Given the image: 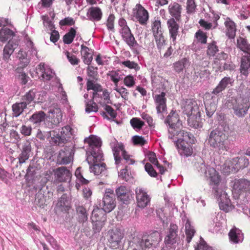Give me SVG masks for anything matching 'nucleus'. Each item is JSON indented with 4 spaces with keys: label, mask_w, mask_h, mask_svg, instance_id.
Instances as JSON below:
<instances>
[{
    "label": "nucleus",
    "mask_w": 250,
    "mask_h": 250,
    "mask_svg": "<svg viewBox=\"0 0 250 250\" xmlns=\"http://www.w3.org/2000/svg\"><path fill=\"white\" fill-rule=\"evenodd\" d=\"M195 166L198 171L203 174L209 182V185L212 188L213 192L217 200L219 201L220 209L225 212L231 210L234 206L225 191V185L221 182V177L215 168L209 165H207L204 161L199 158Z\"/></svg>",
    "instance_id": "nucleus-1"
},
{
    "label": "nucleus",
    "mask_w": 250,
    "mask_h": 250,
    "mask_svg": "<svg viewBox=\"0 0 250 250\" xmlns=\"http://www.w3.org/2000/svg\"><path fill=\"white\" fill-rule=\"evenodd\" d=\"M87 144V158L89 165L90 171L96 175H99L105 171V164L102 163L104 160L103 154L101 149L102 141L100 138L93 135L84 140Z\"/></svg>",
    "instance_id": "nucleus-2"
},
{
    "label": "nucleus",
    "mask_w": 250,
    "mask_h": 250,
    "mask_svg": "<svg viewBox=\"0 0 250 250\" xmlns=\"http://www.w3.org/2000/svg\"><path fill=\"white\" fill-rule=\"evenodd\" d=\"M160 239V235L157 231L149 235L135 233L130 237L127 250H145L158 244Z\"/></svg>",
    "instance_id": "nucleus-3"
},
{
    "label": "nucleus",
    "mask_w": 250,
    "mask_h": 250,
    "mask_svg": "<svg viewBox=\"0 0 250 250\" xmlns=\"http://www.w3.org/2000/svg\"><path fill=\"white\" fill-rule=\"evenodd\" d=\"M112 149L115 163L117 167L120 165H125V167L126 168L127 165H132L134 163L135 161L130 158V155L127 154L122 143L116 142L112 146ZM119 176L126 182H128L131 178L126 168L121 170Z\"/></svg>",
    "instance_id": "nucleus-4"
},
{
    "label": "nucleus",
    "mask_w": 250,
    "mask_h": 250,
    "mask_svg": "<svg viewBox=\"0 0 250 250\" xmlns=\"http://www.w3.org/2000/svg\"><path fill=\"white\" fill-rule=\"evenodd\" d=\"M227 139L224 130L217 128L210 132L207 138V143L216 151L222 152L228 148Z\"/></svg>",
    "instance_id": "nucleus-5"
},
{
    "label": "nucleus",
    "mask_w": 250,
    "mask_h": 250,
    "mask_svg": "<svg viewBox=\"0 0 250 250\" xmlns=\"http://www.w3.org/2000/svg\"><path fill=\"white\" fill-rule=\"evenodd\" d=\"M118 24L120 26L119 32L122 39L133 52L136 51L135 49L139 44L127 26L126 21L123 18H120L118 21Z\"/></svg>",
    "instance_id": "nucleus-6"
},
{
    "label": "nucleus",
    "mask_w": 250,
    "mask_h": 250,
    "mask_svg": "<svg viewBox=\"0 0 250 250\" xmlns=\"http://www.w3.org/2000/svg\"><path fill=\"white\" fill-rule=\"evenodd\" d=\"M250 107V96L237 98L232 103L234 113L238 117H244Z\"/></svg>",
    "instance_id": "nucleus-7"
},
{
    "label": "nucleus",
    "mask_w": 250,
    "mask_h": 250,
    "mask_svg": "<svg viewBox=\"0 0 250 250\" xmlns=\"http://www.w3.org/2000/svg\"><path fill=\"white\" fill-rule=\"evenodd\" d=\"M51 142L54 145L63 146L72 136L71 128L69 125H66L62 128L60 131L57 132L53 131L50 133Z\"/></svg>",
    "instance_id": "nucleus-8"
},
{
    "label": "nucleus",
    "mask_w": 250,
    "mask_h": 250,
    "mask_svg": "<svg viewBox=\"0 0 250 250\" xmlns=\"http://www.w3.org/2000/svg\"><path fill=\"white\" fill-rule=\"evenodd\" d=\"M124 237L123 231L119 228L109 229L107 234V239L109 246L116 249L122 245V240Z\"/></svg>",
    "instance_id": "nucleus-9"
},
{
    "label": "nucleus",
    "mask_w": 250,
    "mask_h": 250,
    "mask_svg": "<svg viewBox=\"0 0 250 250\" xmlns=\"http://www.w3.org/2000/svg\"><path fill=\"white\" fill-rule=\"evenodd\" d=\"M165 122L168 124V138H174L173 133L179 130L182 126L181 121L180 120L178 114L173 111H171L167 116Z\"/></svg>",
    "instance_id": "nucleus-10"
},
{
    "label": "nucleus",
    "mask_w": 250,
    "mask_h": 250,
    "mask_svg": "<svg viewBox=\"0 0 250 250\" xmlns=\"http://www.w3.org/2000/svg\"><path fill=\"white\" fill-rule=\"evenodd\" d=\"M74 147L73 145L66 146L59 151L57 157V163L59 165H66L73 160L74 154Z\"/></svg>",
    "instance_id": "nucleus-11"
},
{
    "label": "nucleus",
    "mask_w": 250,
    "mask_h": 250,
    "mask_svg": "<svg viewBox=\"0 0 250 250\" xmlns=\"http://www.w3.org/2000/svg\"><path fill=\"white\" fill-rule=\"evenodd\" d=\"M174 138H169L173 142H174L176 145L180 144H193L194 143L195 138L193 135L184 130H178L173 133Z\"/></svg>",
    "instance_id": "nucleus-12"
},
{
    "label": "nucleus",
    "mask_w": 250,
    "mask_h": 250,
    "mask_svg": "<svg viewBox=\"0 0 250 250\" xmlns=\"http://www.w3.org/2000/svg\"><path fill=\"white\" fill-rule=\"evenodd\" d=\"M102 206L105 212H111L116 206L115 194L113 190L108 189L103 197Z\"/></svg>",
    "instance_id": "nucleus-13"
},
{
    "label": "nucleus",
    "mask_w": 250,
    "mask_h": 250,
    "mask_svg": "<svg viewBox=\"0 0 250 250\" xmlns=\"http://www.w3.org/2000/svg\"><path fill=\"white\" fill-rule=\"evenodd\" d=\"M37 73L43 81H49L55 77V73L53 70L44 63H40L36 68Z\"/></svg>",
    "instance_id": "nucleus-14"
},
{
    "label": "nucleus",
    "mask_w": 250,
    "mask_h": 250,
    "mask_svg": "<svg viewBox=\"0 0 250 250\" xmlns=\"http://www.w3.org/2000/svg\"><path fill=\"white\" fill-rule=\"evenodd\" d=\"M133 16L141 25H146L149 19L148 12L140 4H136L133 9Z\"/></svg>",
    "instance_id": "nucleus-15"
},
{
    "label": "nucleus",
    "mask_w": 250,
    "mask_h": 250,
    "mask_svg": "<svg viewBox=\"0 0 250 250\" xmlns=\"http://www.w3.org/2000/svg\"><path fill=\"white\" fill-rule=\"evenodd\" d=\"M137 205L139 208H144L149 203L150 198L146 190L143 188L138 187L135 190Z\"/></svg>",
    "instance_id": "nucleus-16"
},
{
    "label": "nucleus",
    "mask_w": 250,
    "mask_h": 250,
    "mask_svg": "<svg viewBox=\"0 0 250 250\" xmlns=\"http://www.w3.org/2000/svg\"><path fill=\"white\" fill-rule=\"evenodd\" d=\"M183 113L189 117L188 120L197 117L199 114V107L195 101L188 100L184 106Z\"/></svg>",
    "instance_id": "nucleus-17"
},
{
    "label": "nucleus",
    "mask_w": 250,
    "mask_h": 250,
    "mask_svg": "<svg viewBox=\"0 0 250 250\" xmlns=\"http://www.w3.org/2000/svg\"><path fill=\"white\" fill-rule=\"evenodd\" d=\"M166 93L162 92L159 94H156L153 96L157 112L158 114L163 113L167 111Z\"/></svg>",
    "instance_id": "nucleus-18"
},
{
    "label": "nucleus",
    "mask_w": 250,
    "mask_h": 250,
    "mask_svg": "<svg viewBox=\"0 0 250 250\" xmlns=\"http://www.w3.org/2000/svg\"><path fill=\"white\" fill-rule=\"evenodd\" d=\"M178 226L174 224H170V227L165 238V243L167 245H173L178 239Z\"/></svg>",
    "instance_id": "nucleus-19"
},
{
    "label": "nucleus",
    "mask_w": 250,
    "mask_h": 250,
    "mask_svg": "<svg viewBox=\"0 0 250 250\" xmlns=\"http://www.w3.org/2000/svg\"><path fill=\"white\" fill-rule=\"evenodd\" d=\"M31 141L29 140H26L23 142L21 151L18 157L20 164H22L28 159L31 150Z\"/></svg>",
    "instance_id": "nucleus-20"
},
{
    "label": "nucleus",
    "mask_w": 250,
    "mask_h": 250,
    "mask_svg": "<svg viewBox=\"0 0 250 250\" xmlns=\"http://www.w3.org/2000/svg\"><path fill=\"white\" fill-rule=\"evenodd\" d=\"M234 79L230 77L226 76L222 78L216 87L213 90L212 93L217 95L229 86H232L234 83Z\"/></svg>",
    "instance_id": "nucleus-21"
},
{
    "label": "nucleus",
    "mask_w": 250,
    "mask_h": 250,
    "mask_svg": "<svg viewBox=\"0 0 250 250\" xmlns=\"http://www.w3.org/2000/svg\"><path fill=\"white\" fill-rule=\"evenodd\" d=\"M118 199L125 204H127L131 198V194L125 186H120L116 190Z\"/></svg>",
    "instance_id": "nucleus-22"
},
{
    "label": "nucleus",
    "mask_w": 250,
    "mask_h": 250,
    "mask_svg": "<svg viewBox=\"0 0 250 250\" xmlns=\"http://www.w3.org/2000/svg\"><path fill=\"white\" fill-rule=\"evenodd\" d=\"M55 175L57 180L60 182L70 181L72 174L70 170L65 167H62L57 168L55 171Z\"/></svg>",
    "instance_id": "nucleus-23"
},
{
    "label": "nucleus",
    "mask_w": 250,
    "mask_h": 250,
    "mask_svg": "<svg viewBox=\"0 0 250 250\" xmlns=\"http://www.w3.org/2000/svg\"><path fill=\"white\" fill-rule=\"evenodd\" d=\"M103 16L101 9L96 6H91L88 9L86 13L87 20L92 21H100Z\"/></svg>",
    "instance_id": "nucleus-24"
},
{
    "label": "nucleus",
    "mask_w": 250,
    "mask_h": 250,
    "mask_svg": "<svg viewBox=\"0 0 250 250\" xmlns=\"http://www.w3.org/2000/svg\"><path fill=\"white\" fill-rule=\"evenodd\" d=\"M232 168L229 167V169H234L238 171L239 169L244 168L248 166L249 161L245 156L237 157L234 158L232 160Z\"/></svg>",
    "instance_id": "nucleus-25"
},
{
    "label": "nucleus",
    "mask_w": 250,
    "mask_h": 250,
    "mask_svg": "<svg viewBox=\"0 0 250 250\" xmlns=\"http://www.w3.org/2000/svg\"><path fill=\"white\" fill-rule=\"evenodd\" d=\"M18 44L17 41H9L4 47L3 50V60L6 62L10 59V56L14 50L18 47Z\"/></svg>",
    "instance_id": "nucleus-26"
},
{
    "label": "nucleus",
    "mask_w": 250,
    "mask_h": 250,
    "mask_svg": "<svg viewBox=\"0 0 250 250\" xmlns=\"http://www.w3.org/2000/svg\"><path fill=\"white\" fill-rule=\"evenodd\" d=\"M167 25L170 38L175 43L178 34L179 25L174 18H170L167 21Z\"/></svg>",
    "instance_id": "nucleus-27"
},
{
    "label": "nucleus",
    "mask_w": 250,
    "mask_h": 250,
    "mask_svg": "<svg viewBox=\"0 0 250 250\" xmlns=\"http://www.w3.org/2000/svg\"><path fill=\"white\" fill-rule=\"evenodd\" d=\"M182 8L178 3L174 2H171L168 6V11L170 15L176 21H179L181 18V11Z\"/></svg>",
    "instance_id": "nucleus-28"
},
{
    "label": "nucleus",
    "mask_w": 250,
    "mask_h": 250,
    "mask_svg": "<svg viewBox=\"0 0 250 250\" xmlns=\"http://www.w3.org/2000/svg\"><path fill=\"white\" fill-rule=\"evenodd\" d=\"M224 24L226 27V36L229 39H233L236 35V24L229 18L225 19Z\"/></svg>",
    "instance_id": "nucleus-29"
},
{
    "label": "nucleus",
    "mask_w": 250,
    "mask_h": 250,
    "mask_svg": "<svg viewBox=\"0 0 250 250\" xmlns=\"http://www.w3.org/2000/svg\"><path fill=\"white\" fill-rule=\"evenodd\" d=\"M46 114L42 111L35 112L29 119V121L36 126L41 125V124L44 122Z\"/></svg>",
    "instance_id": "nucleus-30"
},
{
    "label": "nucleus",
    "mask_w": 250,
    "mask_h": 250,
    "mask_svg": "<svg viewBox=\"0 0 250 250\" xmlns=\"http://www.w3.org/2000/svg\"><path fill=\"white\" fill-rule=\"evenodd\" d=\"M56 208L62 211H67L70 208L69 197L67 194H63L59 199Z\"/></svg>",
    "instance_id": "nucleus-31"
},
{
    "label": "nucleus",
    "mask_w": 250,
    "mask_h": 250,
    "mask_svg": "<svg viewBox=\"0 0 250 250\" xmlns=\"http://www.w3.org/2000/svg\"><path fill=\"white\" fill-rule=\"evenodd\" d=\"M234 188L240 192L245 191L250 193V181L245 179L238 180L235 183Z\"/></svg>",
    "instance_id": "nucleus-32"
},
{
    "label": "nucleus",
    "mask_w": 250,
    "mask_h": 250,
    "mask_svg": "<svg viewBox=\"0 0 250 250\" xmlns=\"http://www.w3.org/2000/svg\"><path fill=\"white\" fill-rule=\"evenodd\" d=\"M230 240L234 243L242 242L244 239L243 234L239 229H231L229 234Z\"/></svg>",
    "instance_id": "nucleus-33"
},
{
    "label": "nucleus",
    "mask_w": 250,
    "mask_h": 250,
    "mask_svg": "<svg viewBox=\"0 0 250 250\" xmlns=\"http://www.w3.org/2000/svg\"><path fill=\"white\" fill-rule=\"evenodd\" d=\"M250 68V54L245 55L241 60L240 71L242 75L248 76L249 69Z\"/></svg>",
    "instance_id": "nucleus-34"
},
{
    "label": "nucleus",
    "mask_w": 250,
    "mask_h": 250,
    "mask_svg": "<svg viewBox=\"0 0 250 250\" xmlns=\"http://www.w3.org/2000/svg\"><path fill=\"white\" fill-rule=\"evenodd\" d=\"M104 109L105 111L101 112V114L103 118L108 120L114 121L117 115L116 111L108 105H105L104 107Z\"/></svg>",
    "instance_id": "nucleus-35"
},
{
    "label": "nucleus",
    "mask_w": 250,
    "mask_h": 250,
    "mask_svg": "<svg viewBox=\"0 0 250 250\" xmlns=\"http://www.w3.org/2000/svg\"><path fill=\"white\" fill-rule=\"evenodd\" d=\"M81 47V53L83 59V61L85 64L89 65L93 59L92 54L90 52L89 48L84 44H82Z\"/></svg>",
    "instance_id": "nucleus-36"
},
{
    "label": "nucleus",
    "mask_w": 250,
    "mask_h": 250,
    "mask_svg": "<svg viewBox=\"0 0 250 250\" xmlns=\"http://www.w3.org/2000/svg\"><path fill=\"white\" fill-rule=\"evenodd\" d=\"M173 65L174 70L176 72L180 73L183 71L184 68L189 65V62L187 58H184L175 62Z\"/></svg>",
    "instance_id": "nucleus-37"
},
{
    "label": "nucleus",
    "mask_w": 250,
    "mask_h": 250,
    "mask_svg": "<svg viewBox=\"0 0 250 250\" xmlns=\"http://www.w3.org/2000/svg\"><path fill=\"white\" fill-rule=\"evenodd\" d=\"M27 106L22 102L16 103L12 106V116L18 117L21 115Z\"/></svg>",
    "instance_id": "nucleus-38"
},
{
    "label": "nucleus",
    "mask_w": 250,
    "mask_h": 250,
    "mask_svg": "<svg viewBox=\"0 0 250 250\" xmlns=\"http://www.w3.org/2000/svg\"><path fill=\"white\" fill-rule=\"evenodd\" d=\"M15 35V33L12 30L7 27L2 28L0 29V42L4 43Z\"/></svg>",
    "instance_id": "nucleus-39"
},
{
    "label": "nucleus",
    "mask_w": 250,
    "mask_h": 250,
    "mask_svg": "<svg viewBox=\"0 0 250 250\" xmlns=\"http://www.w3.org/2000/svg\"><path fill=\"white\" fill-rule=\"evenodd\" d=\"M237 46L245 53V55L250 54V44L248 42L246 39L239 37L237 40Z\"/></svg>",
    "instance_id": "nucleus-40"
},
{
    "label": "nucleus",
    "mask_w": 250,
    "mask_h": 250,
    "mask_svg": "<svg viewBox=\"0 0 250 250\" xmlns=\"http://www.w3.org/2000/svg\"><path fill=\"white\" fill-rule=\"evenodd\" d=\"M192 144H180L176 145L178 149H179L181 155H183L187 157L191 155L193 152V149L191 146Z\"/></svg>",
    "instance_id": "nucleus-41"
},
{
    "label": "nucleus",
    "mask_w": 250,
    "mask_h": 250,
    "mask_svg": "<svg viewBox=\"0 0 250 250\" xmlns=\"http://www.w3.org/2000/svg\"><path fill=\"white\" fill-rule=\"evenodd\" d=\"M95 212L94 211L92 214L91 215V219L92 220V224H93V231L94 233H97L100 232V231L102 230V229L104 227V220H100L98 219H94V215L95 214Z\"/></svg>",
    "instance_id": "nucleus-42"
},
{
    "label": "nucleus",
    "mask_w": 250,
    "mask_h": 250,
    "mask_svg": "<svg viewBox=\"0 0 250 250\" xmlns=\"http://www.w3.org/2000/svg\"><path fill=\"white\" fill-rule=\"evenodd\" d=\"M37 92V91L36 89L30 90L22 96L21 98L22 102L27 106L28 104L34 101Z\"/></svg>",
    "instance_id": "nucleus-43"
},
{
    "label": "nucleus",
    "mask_w": 250,
    "mask_h": 250,
    "mask_svg": "<svg viewBox=\"0 0 250 250\" xmlns=\"http://www.w3.org/2000/svg\"><path fill=\"white\" fill-rule=\"evenodd\" d=\"M76 211L78 215V220L80 223H84L87 220L88 214L86 209L83 206H78L76 208Z\"/></svg>",
    "instance_id": "nucleus-44"
},
{
    "label": "nucleus",
    "mask_w": 250,
    "mask_h": 250,
    "mask_svg": "<svg viewBox=\"0 0 250 250\" xmlns=\"http://www.w3.org/2000/svg\"><path fill=\"white\" fill-rule=\"evenodd\" d=\"M185 231L187 236V241L188 243H189L193 236L194 235L195 230L194 227L190 224V222L189 220L187 219L185 223Z\"/></svg>",
    "instance_id": "nucleus-45"
},
{
    "label": "nucleus",
    "mask_w": 250,
    "mask_h": 250,
    "mask_svg": "<svg viewBox=\"0 0 250 250\" xmlns=\"http://www.w3.org/2000/svg\"><path fill=\"white\" fill-rule=\"evenodd\" d=\"M48 113L52 114V117L54 119V125H58L62 120V113L60 108H55L53 109H50Z\"/></svg>",
    "instance_id": "nucleus-46"
},
{
    "label": "nucleus",
    "mask_w": 250,
    "mask_h": 250,
    "mask_svg": "<svg viewBox=\"0 0 250 250\" xmlns=\"http://www.w3.org/2000/svg\"><path fill=\"white\" fill-rule=\"evenodd\" d=\"M151 30L153 36L163 34L160 20L155 19L151 24Z\"/></svg>",
    "instance_id": "nucleus-47"
},
{
    "label": "nucleus",
    "mask_w": 250,
    "mask_h": 250,
    "mask_svg": "<svg viewBox=\"0 0 250 250\" xmlns=\"http://www.w3.org/2000/svg\"><path fill=\"white\" fill-rule=\"evenodd\" d=\"M26 50L28 58L30 60L32 57L37 55V49L34 46L33 42L30 40L26 42Z\"/></svg>",
    "instance_id": "nucleus-48"
},
{
    "label": "nucleus",
    "mask_w": 250,
    "mask_h": 250,
    "mask_svg": "<svg viewBox=\"0 0 250 250\" xmlns=\"http://www.w3.org/2000/svg\"><path fill=\"white\" fill-rule=\"evenodd\" d=\"M218 47L216 45V42H212L211 43H208L207 50V54L209 58L211 57L215 56V55L218 52Z\"/></svg>",
    "instance_id": "nucleus-49"
},
{
    "label": "nucleus",
    "mask_w": 250,
    "mask_h": 250,
    "mask_svg": "<svg viewBox=\"0 0 250 250\" xmlns=\"http://www.w3.org/2000/svg\"><path fill=\"white\" fill-rule=\"evenodd\" d=\"M76 31L73 28H71L70 30L64 35L63 41L65 44H70L73 41L76 36Z\"/></svg>",
    "instance_id": "nucleus-50"
},
{
    "label": "nucleus",
    "mask_w": 250,
    "mask_h": 250,
    "mask_svg": "<svg viewBox=\"0 0 250 250\" xmlns=\"http://www.w3.org/2000/svg\"><path fill=\"white\" fill-rule=\"evenodd\" d=\"M120 63L121 65L129 69H134L135 71H137L140 69V67L137 63L130 60L121 62Z\"/></svg>",
    "instance_id": "nucleus-51"
},
{
    "label": "nucleus",
    "mask_w": 250,
    "mask_h": 250,
    "mask_svg": "<svg viewBox=\"0 0 250 250\" xmlns=\"http://www.w3.org/2000/svg\"><path fill=\"white\" fill-rule=\"evenodd\" d=\"M130 123L132 127L136 130H140L145 125L144 122L138 118H133L130 120Z\"/></svg>",
    "instance_id": "nucleus-52"
},
{
    "label": "nucleus",
    "mask_w": 250,
    "mask_h": 250,
    "mask_svg": "<svg viewBox=\"0 0 250 250\" xmlns=\"http://www.w3.org/2000/svg\"><path fill=\"white\" fill-rule=\"evenodd\" d=\"M87 90H93L94 91H102L103 88L101 84L95 83L93 81L88 80L86 83Z\"/></svg>",
    "instance_id": "nucleus-53"
},
{
    "label": "nucleus",
    "mask_w": 250,
    "mask_h": 250,
    "mask_svg": "<svg viewBox=\"0 0 250 250\" xmlns=\"http://www.w3.org/2000/svg\"><path fill=\"white\" fill-rule=\"evenodd\" d=\"M155 40L156 43L157 47L160 51L162 49L164 48V45L165 44V40L164 39V37L163 35L160 34L154 36Z\"/></svg>",
    "instance_id": "nucleus-54"
},
{
    "label": "nucleus",
    "mask_w": 250,
    "mask_h": 250,
    "mask_svg": "<svg viewBox=\"0 0 250 250\" xmlns=\"http://www.w3.org/2000/svg\"><path fill=\"white\" fill-rule=\"evenodd\" d=\"M247 84H245L244 83L242 82L241 83L240 85L237 88V92L240 95H243L244 93L245 94L244 96H250V89L248 88Z\"/></svg>",
    "instance_id": "nucleus-55"
},
{
    "label": "nucleus",
    "mask_w": 250,
    "mask_h": 250,
    "mask_svg": "<svg viewBox=\"0 0 250 250\" xmlns=\"http://www.w3.org/2000/svg\"><path fill=\"white\" fill-rule=\"evenodd\" d=\"M85 112L90 113L91 112H97L98 107L96 104L93 102V100H90L89 101H85Z\"/></svg>",
    "instance_id": "nucleus-56"
},
{
    "label": "nucleus",
    "mask_w": 250,
    "mask_h": 250,
    "mask_svg": "<svg viewBox=\"0 0 250 250\" xmlns=\"http://www.w3.org/2000/svg\"><path fill=\"white\" fill-rule=\"evenodd\" d=\"M206 111L207 116L211 117L213 115L217 109V105L214 103L205 104Z\"/></svg>",
    "instance_id": "nucleus-57"
},
{
    "label": "nucleus",
    "mask_w": 250,
    "mask_h": 250,
    "mask_svg": "<svg viewBox=\"0 0 250 250\" xmlns=\"http://www.w3.org/2000/svg\"><path fill=\"white\" fill-rule=\"evenodd\" d=\"M114 90L120 94L123 99L125 100H128L129 93L126 88L124 86H118L117 85L115 87Z\"/></svg>",
    "instance_id": "nucleus-58"
},
{
    "label": "nucleus",
    "mask_w": 250,
    "mask_h": 250,
    "mask_svg": "<svg viewBox=\"0 0 250 250\" xmlns=\"http://www.w3.org/2000/svg\"><path fill=\"white\" fill-rule=\"evenodd\" d=\"M42 235L45 237L46 240L50 244L53 249L55 250H58L59 246L57 243L55 239L49 234L47 233L42 232Z\"/></svg>",
    "instance_id": "nucleus-59"
},
{
    "label": "nucleus",
    "mask_w": 250,
    "mask_h": 250,
    "mask_svg": "<svg viewBox=\"0 0 250 250\" xmlns=\"http://www.w3.org/2000/svg\"><path fill=\"white\" fill-rule=\"evenodd\" d=\"M65 55L71 64L75 65H77L79 63L80 59L73 54L70 53L68 51H66L65 52Z\"/></svg>",
    "instance_id": "nucleus-60"
},
{
    "label": "nucleus",
    "mask_w": 250,
    "mask_h": 250,
    "mask_svg": "<svg viewBox=\"0 0 250 250\" xmlns=\"http://www.w3.org/2000/svg\"><path fill=\"white\" fill-rule=\"evenodd\" d=\"M107 75L108 76L110 77L111 81L114 82L115 86L117 85L120 80L119 74L118 71L115 70L110 71L108 72Z\"/></svg>",
    "instance_id": "nucleus-61"
},
{
    "label": "nucleus",
    "mask_w": 250,
    "mask_h": 250,
    "mask_svg": "<svg viewBox=\"0 0 250 250\" xmlns=\"http://www.w3.org/2000/svg\"><path fill=\"white\" fill-rule=\"evenodd\" d=\"M124 83L129 88L132 87L135 84V80L132 75H128L125 77Z\"/></svg>",
    "instance_id": "nucleus-62"
},
{
    "label": "nucleus",
    "mask_w": 250,
    "mask_h": 250,
    "mask_svg": "<svg viewBox=\"0 0 250 250\" xmlns=\"http://www.w3.org/2000/svg\"><path fill=\"white\" fill-rule=\"evenodd\" d=\"M145 169L148 174L152 177H156L157 176V173L154 169L151 164L147 163L145 166Z\"/></svg>",
    "instance_id": "nucleus-63"
},
{
    "label": "nucleus",
    "mask_w": 250,
    "mask_h": 250,
    "mask_svg": "<svg viewBox=\"0 0 250 250\" xmlns=\"http://www.w3.org/2000/svg\"><path fill=\"white\" fill-rule=\"evenodd\" d=\"M32 128L30 125H22L20 129V132L24 136H30L32 132Z\"/></svg>",
    "instance_id": "nucleus-64"
}]
</instances>
